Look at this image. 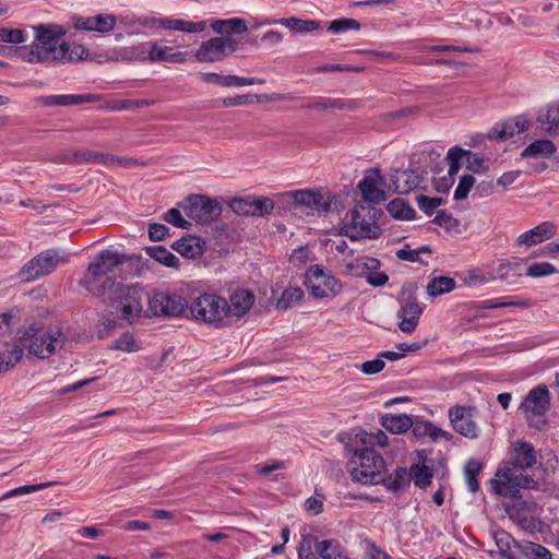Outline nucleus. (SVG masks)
<instances>
[{"mask_svg": "<svg viewBox=\"0 0 559 559\" xmlns=\"http://www.w3.org/2000/svg\"><path fill=\"white\" fill-rule=\"evenodd\" d=\"M187 310L188 302L182 296L170 292H155L148 296L145 317L179 318L185 316Z\"/></svg>", "mask_w": 559, "mask_h": 559, "instance_id": "nucleus-8", "label": "nucleus"}, {"mask_svg": "<svg viewBox=\"0 0 559 559\" xmlns=\"http://www.w3.org/2000/svg\"><path fill=\"white\" fill-rule=\"evenodd\" d=\"M24 352L21 344L7 345L0 350V373L13 368L22 358Z\"/></svg>", "mask_w": 559, "mask_h": 559, "instance_id": "nucleus-37", "label": "nucleus"}, {"mask_svg": "<svg viewBox=\"0 0 559 559\" xmlns=\"http://www.w3.org/2000/svg\"><path fill=\"white\" fill-rule=\"evenodd\" d=\"M447 159L449 162V164H461V160H465L464 163L466 164V168L468 169H475L472 165V160L471 159H474L475 162H481V158L478 157L476 154L472 153L471 151H466V150H463L459 146H454L452 148L449 150L448 154H447Z\"/></svg>", "mask_w": 559, "mask_h": 559, "instance_id": "nucleus-41", "label": "nucleus"}, {"mask_svg": "<svg viewBox=\"0 0 559 559\" xmlns=\"http://www.w3.org/2000/svg\"><path fill=\"white\" fill-rule=\"evenodd\" d=\"M412 474L404 467L396 468L392 474H382V480L379 485H383L389 490H400L407 487L411 483Z\"/></svg>", "mask_w": 559, "mask_h": 559, "instance_id": "nucleus-36", "label": "nucleus"}, {"mask_svg": "<svg viewBox=\"0 0 559 559\" xmlns=\"http://www.w3.org/2000/svg\"><path fill=\"white\" fill-rule=\"evenodd\" d=\"M483 464L477 460H469L464 467V475L466 485L472 492H477L479 489V483L477 476L483 471Z\"/></svg>", "mask_w": 559, "mask_h": 559, "instance_id": "nucleus-42", "label": "nucleus"}, {"mask_svg": "<svg viewBox=\"0 0 559 559\" xmlns=\"http://www.w3.org/2000/svg\"><path fill=\"white\" fill-rule=\"evenodd\" d=\"M274 210V202L266 197H253V216H265Z\"/></svg>", "mask_w": 559, "mask_h": 559, "instance_id": "nucleus-55", "label": "nucleus"}, {"mask_svg": "<svg viewBox=\"0 0 559 559\" xmlns=\"http://www.w3.org/2000/svg\"><path fill=\"white\" fill-rule=\"evenodd\" d=\"M361 27L360 22L355 19H338L330 22L326 25V31L333 34H343L348 31H359Z\"/></svg>", "mask_w": 559, "mask_h": 559, "instance_id": "nucleus-47", "label": "nucleus"}, {"mask_svg": "<svg viewBox=\"0 0 559 559\" xmlns=\"http://www.w3.org/2000/svg\"><path fill=\"white\" fill-rule=\"evenodd\" d=\"M475 407L455 405L448 412L452 428L461 436L476 439L479 436V427L474 420Z\"/></svg>", "mask_w": 559, "mask_h": 559, "instance_id": "nucleus-15", "label": "nucleus"}, {"mask_svg": "<svg viewBox=\"0 0 559 559\" xmlns=\"http://www.w3.org/2000/svg\"><path fill=\"white\" fill-rule=\"evenodd\" d=\"M64 259L55 250L44 251L28 261L20 271V278L23 282L36 281L39 277L49 275Z\"/></svg>", "mask_w": 559, "mask_h": 559, "instance_id": "nucleus-13", "label": "nucleus"}, {"mask_svg": "<svg viewBox=\"0 0 559 559\" xmlns=\"http://www.w3.org/2000/svg\"><path fill=\"white\" fill-rule=\"evenodd\" d=\"M304 298V290L300 287H287L276 302L277 309H288Z\"/></svg>", "mask_w": 559, "mask_h": 559, "instance_id": "nucleus-45", "label": "nucleus"}, {"mask_svg": "<svg viewBox=\"0 0 559 559\" xmlns=\"http://www.w3.org/2000/svg\"><path fill=\"white\" fill-rule=\"evenodd\" d=\"M557 228L551 222H543L536 227L521 234L516 238V245L532 247L542 243L556 235Z\"/></svg>", "mask_w": 559, "mask_h": 559, "instance_id": "nucleus-24", "label": "nucleus"}, {"mask_svg": "<svg viewBox=\"0 0 559 559\" xmlns=\"http://www.w3.org/2000/svg\"><path fill=\"white\" fill-rule=\"evenodd\" d=\"M145 26L157 29H173L179 31L183 33H201L205 29L206 23L204 21L201 22H191L181 19H150L144 23Z\"/></svg>", "mask_w": 559, "mask_h": 559, "instance_id": "nucleus-20", "label": "nucleus"}, {"mask_svg": "<svg viewBox=\"0 0 559 559\" xmlns=\"http://www.w3.org/2000/svg\"><path fill=\"white\" fill-rule=\"evenodd\" d=\"M314 550L322 559H349L344 547L336 539L317 540Z\"/></svg>", "mask_w": 559, "mask_h": 559, "instance_id": "nucleus-32", "label": "nucleus"}, {"mask_svg": "<svg viewBox=\"0 0 559 559\" xmlns=\"http://www.w3.org/2000/svg\"><path fill=\"white\" fill-rule=\"evenodd\" d=\"M557 269L549 262H536L527 266L525 274L533 278L552 275Z\"/></svg>", "mask_w": 559, "mask_h": 559, "instance_id": "nucleus-51", "label": "nucleus"}, {"mask_svg": "<svg viewBox=\"0 0 559 559\" xmlns=\"http://www.w3.org/2000/svg\"><path fill=\"white\" fill-rule=\"evenodd\" d=\"M169 235V228L163 224H151L148 227V237L152 241L164 240Z\"/></svg>", "mask_w": 559, "mask_h": 559, "instance_id": "nucleus-63", "label": "nucleus"}, {"mask_svg": "<svg viewBox=\"0 0 559 559\" xmlns=\"http://www.w3.org/2000/svg\"><path fill=\"white\" fill-rule=\"evenodd\" d=\"M62 48H63V58L59 59L58 61L61 62H75L85 60L88 57V50L79 44H67L66 41H62Z\"/></svg>", "mask_w": 559, "mask_h": 559, "instance_id": "nucleus-44", "label": "nucleus"}, {"mask_svg": "<svg viewBox=\"0 0 559 559\" xmlns=\"http://www.w3.org/2000/svg\"><path fill=\"white\" fill-rule=\"evenodd\" d=\"M432 222L449 233L456 230L459 227V221L444 211H439Z\"/></svg>", "mask_w": 559, "mask_h": 559, "instance_id": "nucleus-58", "label": "nucleus"}, {"mask_svg": "<svg viewBox=\"0 0 559 559\" xmlns=\"http://www.w3.org/2000/svg\"><path fill=\"white\" fill-rule=\"evenodd\" d=\"M442 204V199L440 198H430L426 195H421L418 199V206L421 211H424L427 215H431L435 210Z\"/></svg>", "mask_w": 559, "mask_h": 559, "instance_id": "nucleus-62", "label": "nucleus"}, {"mask_svg": "<svg viewBox=\"0 0 559 559\" xmlns=\"http://www.w3.org/2000/svg\"><path fill=\"white\" fill-rule=\"evenodd\" d=\"M512 456L504 465H512L516 471L523 472L536 463L534 447L524 441H516L511 447Z\"/></svg>", "mask_w": 559, "mask_h": 559, "instance_id": "nucleus-23", "label": "nucleus"}, {"mask_svg": "<svg viewBox=\"0 0 559 559\" xmlns=\"http://www.w3.org/2000/svg\"><path fill=\"white\" fill-rule=\"evenodd\" d=\"M556 152V146L550 140H536L521 154L523 158L549 157Z\"/></svg>", "mask_w": 559, "mask_h": 559, "instance_id": "nucleus-38", "label": "nucleus"}, {"mask_svg": "<svg viewBox=\"0 0 559 559\" xmlns=\"http://www.w3.org/2000/svg\"><path fill=\"white\" fill-rule=\"evenodd\" d=\"M304 284L317 299H332L342 290L341 282L317 264L307 270Z\"/></svg>", "mask_w": 559, "mask_h": 559, "instance_id": "nucleus-10", "label": "nucleus"}, {"mask_svg": "<svg viewBox=\"0 0 559 559\" xmlns=\"http://www.w3.org/2000/svg\"><path fill=\"white\" fill-rule=\"evenodd\" d=\"M545 122L559 132V102L548 107L545 116Z\"/></svg>", "mask_w": 559, "mask_h": 559, "instance_id": "nucleus-64", "label": "nucleus"}, {"mask_svg": "<svg viewBox=\"0 0 559 559\" xmlns=\"http://www.w3.org/2000/svg\"><path fill=\"white\" fill-rule=\"evenodd\" d=\"M154 104V99H119L108 103L107 108L110 110L140 109L153 106Z\"/></svg>", "mask_w": 559, "mask_h": 559, "instance_id": "nucleus-46", "label": "nucleus"}, {"mask_svg": "<svg viewBox=\"0 0 559 559\" xmlns=\"http://www.w3.org/2000/svg\"><path fill=\"white\" fill-rule=\"evenodd\" d=\"M390 215L396 219L409 221L415 217V210L403 199H394L386 205Z\"/></svg>", "mask_w": 559, "mask_h": 559, "instance_id": "nucleus-39", "label": "nucleus"}, {"mask_svg": "<svg viewBox=\"0 0 559 559\" xmlns=\"http://www.w3.org/2000/svg\"><path fill=\"white\" fill-rule=\"evenodd\" d=\"M117 17L114 14H97L93 16L74 17L73 25L76 29L87 32H98L102 34L114 29Z\"/></svg>", "mask_w": 559, "mask_h": 559, "instance_id": "nucleus-22", "label": "nucleus"}, {"mask_svg": "<svg viewBox=\"0 0 559 559\" xmlns=\"http://www.w3.org/2000/svg\"><path fill=\"white\" fill-rule=\"evenodd\" d=\"M531 306V302L528 300H521V301H499L498 299H490L481 301L477 308L478 309H495V308H502V307H520V308H528Z\"/></svg>", "mask_w": 559, "mask_h": 559, "instance_id": "nucleus-56", "label": "nucleus"}, {"mask_svg": "<svg viewBox=\"0 0 559 559\" xmlns=\"http://www.w3.org/2000/svg\"><path fill=\"white\" fill-rule=\"evenodd\" d=\"M148 255L166 266L176 267L179 260L178 258L162 246H153L146 249Z\"/></svg>", "mask_w": 559, "mask_h": 559, "instance_id": "nucleus-43", "label": "nucleus"}, {"mask_svg": "<svg viewBox=\"0 0 559 559\" xmlns=\"http://www.w3.org/2000/svg\"><path fill=\"white\" fill-rule=\"evenodd\" d=\"M164 219H165L167 223H169V224H171V225H174V226H176V227H179V228L187 229V228H189V226H190V223H189L187 219H185V218L182 217V215H181L180 211H179V210H177V209H175V207H174V209L168 210V211L165 213V215H164Z\"/></svg>", "mask_w": 559, "mask_h": 559, "instance_id": "nucleus-61", "label": "nucleus"}, {"mask_svg": "<svg viewBox=\"0 0 559 559\" xmlns=\"http://www.w3.org/2000/svg\"><path fill=\"white\" fill-rule=\"evenodd\" d=\"M183 207L188 217L202 224L211 223L221 216L222 207L215 201L204 195H190Z\"/></svg>", "mask_w": 559, "mask_h": 559, "instance_id": "nucleus-14", "label": "nucleus"}, {"mask_svg": "<svg viewBox=\"0 0 559 559\" xmlns=\"http://www.w3.org/2000/svg\"><path fill=\"white\" fill-rule=\"evenodd\" d=\"M252 205H253V195L246 197V198H234L229 206L231 211L241 216H253L252 212Z\"/></svg>", "mask_w": 559, "mask_h": 559, "instance_id": "nucleus-49", "label": "nucleus"}, {"mask_svg": "<svg viewBox=\"0 0 559 559\" xmlns=\"http://www.w3.org/2000/svg\"><path fill=\"white\" fill-rule=\"evenodd\" d=\"M381 425L384 427L385 430L395 435H401L412 428L413 419L411 416L406 414H386L382 416Z\"/></svg>", "mask_w": 559, "mask_h": 559, "instance_id": "nucleus-35", "label": "nucleus"}, {"mask_svg": "<svg viewBox=\"0 0 559 559\" xmlns=\"http://www.w3.org/2000/svg\"><path fill=\"white\" fill-rule=\"evenodd\" d=\"M381 211L370 204L358 203L348 211L343 221L340 234L350 240L377 239L382 229L378 224Z\"/></svg>", "mask_w": 559, "mask_h": 559, "instance_id": "nucleus-2", "label": "nucleus"}, {"mask_svg": "<svg viewBox=\"0 0 559 559\" xmlns=\"http://www.w3.org/2000/svg\"><path fill=\"white\" fill-rule=\"evenodd\" d=\"M204 241L195 236L182 237L173 245V249L188 259H194L203 253Z\"/></svg>", "mask_w": 559, "mask_h": 559, "instance_id": "nucleus-31", "label": "nucleus"}, {"mask_svg": "<svg viewBox=\"0 0 559 559\" xmlns=\"http://www.w3.org/2000/svg\"><path fill=\"white\" fill-rule=\"evenodd\" d=\"M102 301L115 309L119 318L133 323L145 316L148 294L139 285H123L115 278H106L98 288Z\"/></svg>", "mask_w": 559, "mask_h": 559, "instance_id": "nucleus-1", "label": "nucleus"}, {"mask_svg": "<svg viewBox=\"0 0 559 559\" xmlns=\"http://www.w3.org/2000/svg\"><path fill=\"white\" fill-rule=\"evenodd\" d=\"M340 440L345 443V451H352V445L373 449L374 445L384 448L389 444L388 436L382 430L376 432L359 430L345 438L340 437Z\"/></svg>", "mask_w": 559, "mask_h": 559, "instance_id": "nucleus-21", "label": "nucleus"}, {"mask_svg": "<svg viewBox=\"0 0 559 559\" xmlns=\"http://www.w3.org/2000/svg\"><path fill=\"white\" fill-rule=\"evenodd\" d=\"M525 555L528 559H551V552L546 547L534 543L525 547Z\"/></svg>", "mask_w": 559, "mask_h": 559, "instance_id": "nucleus-59", "label": "nucleus"}, {"mask_svg": "<svg viewBox=\"0 0 559 559\" xmlns=\"http://www.w3.org/2000/svg\"><path fill=\"white\" fill-rule=\"evenodd\" d=\"M294 202L298 205L313 209L319 213L338 211L341 201L337 195L330 192H320L311 189L295 190L289 192Z\"/></svg>", "mask_w": 559, "mask_h": 559, "instance_id": "nucleus-11", "label": "nucleus"}, {"mask_svg": "<svg viewBox=\"0 0 559 559\" xmlns=\"http://www.w3.org/2000/svg\"><path fill=\"white\" fill-rule=\"evenodd\" d=\"M114 160V155L111 154H103L90 150H81L73 152L71 157H66L64 162L68 163H76V164H100L104 166H111Z\"/></svg>", "mask_w": 559, "mask_h": 559, "instance_id": "nucleus-30", "label": "nucleus"}, {"mask_svg": "<svg viewBox=\"0 0 559 559\" xmlns=\"http://www.w3.org/2000/svg\"><path fill=\"white\" fill-rule=\"evenodd\" d=\"M226 299L216 294H202L188 305L191 318L215 328H222L225 319Z\"/></svg>", "mask_w": 559, "mask_h": 559, "instance_id": "nucleus-7", "label": "nucleus"}, {"mask_svg": "<svg viewBox=\"0 0 559 559\" xmlns=\"http://www.w3.org/2000/svg\"><path fill=\"white\" fill-rule=\"evenodd\" d=\"M98 99V96L92 94L84 95H48L40 96L38 104L47 107L52 106H75L84 103H93Z\"/></svg>", "mask_w": 559, "mask_h": 559, "instance_id": "nucleus-29", "label": "nucleus"}, {"mask_svg": "<svg viewBox=\"0 0 559 559\" xmlns=\"http://www.w3.org/2000/svg\"><path fill=\"white\" fill-rule=\"evenodd\" d=\"M549 407V391L546 385H538L527 393L521 403L520 409L524 414L527 425L540 431L549 424L547 418Z\"/></svg>", "mask_w": 559, "mask_h": 559, "instance_id": "nucleus-6", "label": "nucleus"}, {"mask_svg": "<svg viewBox=\"0 0 559 559\" xmlns=\"http://www.w3.org/2000/svg\"><path fill=\"white\" fill-rule=\"evenodd\" d=\"M496 476L497 478L491 480L492 489L497 495L503 497L515 498L521 488L531 489L537 485L531 476L503 463L499 466Z\"/></svg>", "mask_w": 559, "mask_h": 559, "instance_id": "nucleus-9", "label": "nucleus"}, {"mask_svg": "<svg viewBox=\"0 0 559 559\" xmlns=\"http://www.w3.org/2000/svg\"><path fill=\"white\" fill-rule=\"evenodd\" d=\"M111 348L127 353H134L140 349V345L132 334L124 333L118 340H116Z\"/></svg>", "mask_w": 559, "mask_h": 559, "instance_id": "nucleus-53", "label": "nucleus"}, {"mask_svg": "<svg viewBox=\"0 0 559 559\" xmlns=\"http://www.w3.org/2000/svg\"><path fill=\"white\" fill-rule=\"evenodd\" d=\"M35 32V40L28 47L21 49L20 56L22 60L29 63L58 61L63 58V48L61 37L62 32L56 31L50 25H37L33 27Z\"/></svg>", "mask_w": 559, "mask_h": 559, "instance_id": "nucleus-3", "label": "nucleus"}, {"mask_svg": "<svg viewBox=\"0 0 559 559\" xmlns=\"http://www.w3.org/2000/svg\"><path fill=\"white\" fill-rule=\"evenodd\" d=\"M455 288V281L448 276L433 277L427 285V293L431 297L452 292Z\"/></svg>", "mask_w": 559, "mask_h": 559, "instance_id": "nucleus-40", "label": "nucleus"}, {"mask_svg": "<svg viewBox=\"0 0 559 559\" xmlns=\"http://www.w3.org/2000/svg\"><path fill=\"white\" fill-rule=\"evenodd\" d=\"M261 24H278L296 34H308L323 28L322 23L320 21L302 20L296 16L284 17L278 20H267Z\"/></svg>", "mask_w": 559, "mask_h": 559, "instance_id": "nucleus-27", "label": "nucleus"}, {"mask_svg": "<svg viewBox=\"0 0 559 559\" xmlns=\"http://www.w3.org/2000/svg\"><path fill=\"white\" fill-rule=\"evenodd\" d=\"M126 261L127 257L122 253L111 250H103L88 265L87 272L93 278H98L112 272L115 267L123 264Z\"/></svg>", "mask_w": 559, "mask_h": 559, "instance_id": "nucleus-18", "label": "nucleus"}, {"mask_svg": "<svg viewBox=\"0 0 559 559\" xmlns=\"http://www.w3.org/2000/svg\"><path fill=\"white\" fill-rule=\"evenodd\" d=\"M238 45V40L229 36L213 37L203 41L194 56L199 62H217L233 55Z\"/></svg>", "mask_w": 559, "mask_h": 559, "instance_id": "nucleus-12", "label": "nucleus"}, {"mask_svg": "<svg viewBox=\"0 0 559 559\" xmlns=\"http://www.w3.org/2000/svg\"><path fill=\"white\" fill-rule=\"evenodd\" d=\"M411 474L415 486L419 488H425L431 483L432 472L426 465H414Z\"/></svg>", "mask_w": 559, "mask_h": 559, "instance_id": "nucleus-50", "label": "nucleus"}, {"mask_svg": "<svg viewBox=\"0 0 559 559\" xmlns=\"http://www.w3.org/2000/svg\"><path fill=\"white\" fill-rule=\"evenodd\" d=\"M66 335L59 330L40 331L33 326L28 328L19 342L29 354L45 359L62 348L66 343Z\"/></svg>", "mask_w": 559, "mask_h": 559, "instance_id": "nucleus-5", "label": "nucleus"}, {"mask_svg": "<svg viewBox=\"0 0 559 559\" xmlns=\"http://www.w3.org/2000/svg\"><path fill=\"white\" fill-rule=\"evenodd\" d=\"M254 302L255 296L251 290L240 288L233 292L228 300L226 299L225 318L239 319L245 317L251 310Z\"/></svg>", "mask_w": 559, "mask_h": 559, "instance_id": "nucleus-17", "label": "nucleus"}, {"mask_svg": "<svg viewBox=\"0 0 559 559\" xmlns=\"http://www.w3.org/2000/svg\"><path fill=\"white\" fill-rule=\"evenodd\" d=\"M53 484H55L53 481H48V483H43V484H37V485H27V486L17 487V488H14V489L5 492L4 495H2L0 497V501L7 500L9 498L17 497L21 495L35 492V491L48 488V487L52 486Z\"/></svg>", "mask_w": 559, "mask_h": 559, "instance_id": "nucleus-52", "label": "nucleus"}, {"mask_svg": "<svg viewBox=\"0 0 559 559\" xmlns=\"http://www.w3.org/2000/svg\"><path fill=\"white\" fill-rule=\"evenodd\" d=\"M349 457V473L352 479L362 485H379L382 474L386 472L385 461L382 455L371 448L352 445V451H346Z\"/></svg>", "mask_w": 559, "mask_h": 559, "instance_id": "nucleus-4", "label": "nucleus"}, {"mask_svg": "<svg viewBox=\"0 0 559 559\" xmlns=\"http://www.w3.org/2000/svg\"><path fill=\"white\" fill-rule=\"evenodd\" d=\"M25 39V33L23 29L0 27V45L3 43L21 44L24 43Z\"/></svg>", "mask_w": 559, "mask_h": 559, "instance_id": "nucleus-54", "label": "nucleus"}, {"mask_svg": "<svg viewBox=\"0 0 559 559\" xmlns=\"http://www.w3.org/2000/svg\"><path fill=\"white\" fill-rule=\"evenodd\" d=\"M147 60L151 62L183 63L187 60V52L176 51L173 47L160 46L157 43H150Z\"/></svg>", "mask_w": 559, "mask_h": 559, "instance_id": "nucleus-28", "label": "nucleus"}, {"mask_svg": "<svg viewBox=\"0 0 559 559\" xmlns=\"http://www.w3.org/2000/svg\"><path fill=\"white\" fill-rule=\"evenodd\" d=\"M528 128V120L523 116L509 119L500 124H496L489 132V139L503 141L519 134Z\"/></svg>", "mask_w": 559, "mask_h": 559, "instance_id": "nucleus-25", "label": "nucleus"}, {"mask_svg": "<svg viewBox=\"0 0 559 559\" xmlns=\"http://www.w3.org/2000/svg\"><path fill=\"white\" fill-rule=\"evenodd\" d=\"M212 29L221 35L245 34L248 31L247 23L243 19L233 17L228 20H215L211 23Z\"/></svg>", "mask_w": 559, "mask_h": 559, "instance_id": "nucleus-33", "label": "nucleus"}, {"mask_svg": "<svg viewBox=\"0 0 559 559\" xmlns=\"http://www.w3.org/2000/svg\"><path fill=\"white\" fill-rule=\"evenodd\" d=\"M294 97L290 94H280V93H273V94H243V95H237L231 97H225L222 99L223 107H233V106H246L252 104L254 100L257 103L262 102H278V100H288L293 99Z\"/></svg>", "mask_w": 559, "mask_h": 559, "instance_id": "nucleus-26", "label": "nucleus"}, {"mask_svg": "<svg viewBox=\"0 0 559 559\" xmlns=\"http://www.w3.org/2000/svg\"><path fill=\"white\" fill-rule=\"evenodd\" d=\"M511 13L516 17L524 28H536L539 25L537 17L526 14L524 9H512Z\"/></svg>", "mask_w": 559, "mask_h": 559, "instance_id": "nucleus-60", "label": "nucleus"}, {"mask_svg": "<svg viewBox=\"0 0 559 559\" xmlns=\"http://www.w3.org/2000/svg\"><path fill=\"white\" fill-rule=\"evenodd\" d=\"M264 83L265 80L261 78H243L234 74L223 75L222 78L223 87L246 86Z\"/></svg>", "mask_w": 559, "mask_h": 559, "instance_id": "nucleus-48", "label": "nucleus"}, {"mask_svg": "<svg viewBox=\"0 0 559 559\" xmlns=\"http://www.w3.org/2000/svg\"><path fill=\"white\" fill-rule=\"evenodd\" d=\"M497 277L508 285H516L523 276V264L519 261H506L497 267Z\"/></svg>", "mask_w": 559, "mask_h": 559, "instance_id": "nucleus-34", "label": "nucleus"}, {"mask_svg": "<svg viewBox=\"0 0 559 559\" xmlns=\"http://www.w3.org/2000/svg\"><path fill=\"white\" fill-rule=\"evenodd\" d=\"M475 183V178L472 175H464L460 178V182L454 191L455 200H464L467 198L472 187Z\"/></svg>", "mask_w": 559, "mask_h": 559, "instance_id": "nucleus-57", "label": "nucleus"}, {"mask_svg": "<svg viewBox=\"0 0 559 559\" xmlns=\"http://www.w3.org/2000/svg\"><path fill=\"white\" fill-rule=\"evenodd\" d=\"M384 186V178L381 176L378 168H370L366 171L362 180L358 183V190L362 199L370 203L378 204L386 199V194L382 187Z\"/></svg>", "mask_w": 559, "mask_h": 559, "instance_id": "nucleus-16", "label": "nucleus"}, {"mask_svg": "<svg viewBox=\"0 0 559 559\" xmlns=\"http://www.w3.org/2000/svg\"><path fill=\"white\" fill-rule=\"evenodd\" d=\"M421 313L423 307L417 301V298L409 296L403 301L396 313L400 330L404 333L414 332L418 325Z\"/></svg>", "mask_w": 559, "mask_h": 559, "instance_id": "nucleus-19", "label": "nucleus"}]
</instances>
